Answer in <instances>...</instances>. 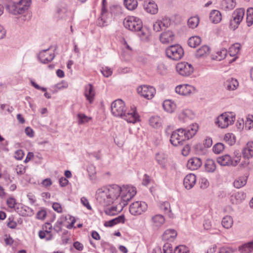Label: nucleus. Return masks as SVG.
I'll return each mask as SVG.
<instances>
[{"label":"nucleus","instance_id":"f03ea898","mask_svg":"<svg viewBox=\"0 0 253 253\" xmlns=\"http://www.w3.org/2000/svg\"><path fill=\"white\" fill-rule=\"evenodd\" d=\"M112 114L116 117L123 118L128 123H135L139 121V115L136 112V109L131 113H126L124 102L121 99L114 101L111 106Z\"/></svg>","mask_w":253,"mask_h":253},{"label":"nucleus","instance_id":"79ce46f5","mask_svg":"<svg viewBox=\"0 0 253 253\" xmlns=\"http://www.w3.org/2000/svg\"><path fill=\"white\" fill-rule=\"evenodd\" d=\"M188 25L192 29L196 28L199 23V19L197 16L191 17L188 20Z\"/></svg>","mask_w":253,"mask_h":253},{"label":"nucleus","instance_id":"4c0bfd02","mask_svg":"<svg viewBox=\"0 0 253 253\" xmlns=\"http://www.w3.org/2000/svg\"><path fill=\"white\" fill-rule=\"evenodd\" d=\"M201 42V40L199 36H193L190 38L188 41V44L189 46L195 48L199 45Z\"/></svg>","mask_w":253,"mask_h":253},{"label":"nucleus","instance_id":"69168bd1","mask_svg":"<svg viewBox=\"0 0 253 253\" xmlns=\"http://www.w3.org/2000/svg\"><path fill=\"white\" fill-rule=\"evenodd\" d=\"M74 247L78 251H81L83 250V245L78 241H76L73 243Z\"/></svg>","mask_w":253,"mask_h":253},{"label":"nucleus","instance_id":"3c124183","mask_svg":"<svg viewBox=\"0 0 253 253\" xmlns=\"http://www.w3.org/2000/svg\"><path fill=\"white\" fill-rule=\"evenodd\" d=\"M117 207L112 206L105 211L106 214L109 215H115L118 213Z\"/></svg>","mask_w":253,"mask_h":253},{"label":"nucleus","instance_id":"423d86ee","mask_svg":"<svg viewBox=\"0 0 253 253\" xmlns=\"http://www.w3.org/2000/svg\"><path fill=\"white\" fill-rule=\"evenodd\" d=\"M147 205L144 202L136 201L132 203L129 208L130 213L133 215H138L145 211Z\"/></svg>","mask_w":253,"mask_h":253},{"label":"nucleus","instance_id":"7c9ffc66","mask_svg":"<svg viewBox=\"0 0 253 253\" xmlns=\"http://www.w3.org/2000/svg\"><path fill=\"white\" fill-rule=\"evenodd\" d=\"M177 236L176 231L172 229L167 230L163 235L164 240H173Z\"/></svg>","mask_w":253,"mask_h":253},{"label":"nucleus","instance_id":"aec40b11","mask_svg":"<svg viewBox=\"0 0 253 253\" xmlns=\"http://www.w3.org/2000/svg\"><path fill=\"white\" fill-rule=\"evenodd\" d=\"M144 8L151 14H155L158 12V8L156 3L153 1L147 2L145 1L144 3Z\"/></svg>","mask_w":253,"mask_h":253},{"label":"nucleus","instance_id":"9d476101","mask_svg":"<svg viewBox=\"0 0 253 253\" xmlns=\"http://www.w3.org/2000/svg\"><path fill=\"white\" fill-rule=\"evenodd\" d=\"M122 188L121 199L126 203L130 201L136 194V189L134 187L124 185Z\"/></svg>","mask_w":253,"mask_h":253},{"label":"nucleus","instance_id":"f257e3e1","mask_svg":"<svg viewBox=\"0 0 253 253\" xmlns=\"http://www.w3.org/2000/svg\"><path fill=\"white\" fill-rule=\"evenodd\" d=\"M198 129V125L197 124H192L185 128H178L172 132L169 141L173 146L182 145L184 141L194 136Z\"/></svg>","mask_w":253,"mask_h":253},{"label":"nucleus","instance_id":"0e129e2a","mask_svg":"<svg viewBox=\"0 0 253 253\" xmlns=\"http://www.w3.org/2000/svg\"><path fill=\"white\" fill-rule=\"evenodd\" d=\"M16 171L17 174L22 175L25 172V168L23 165L18 166L16 168Z\"/></svg>","mask_w":253,"mask_h":253},{"label":"nucleus","instance_id":"2f4dec72","mask_svg":"<svg viewBox=\"0 0 253 253\" xmlns=\"http://www.w3.org/2000/svg\"><path fill=\"white\" fill-rule=\"evenodd\" d=\"M155 159L157 163L163 168H165L166 164L167 157L163 153H157L155 155Z\"/></svg>","mask_w":253,"mask_h":253},{"label":"nucleus","instance_id":"c85d7f7f","mask_svg":"<svg viewBox=\"0 0 253 253\" xmlns=\"http://www.w3.org/2000/svg\"><path fill=\"white\" fill-rule=\"evenodd\" d=\"M210 21L215 24L218 23L221 20L222 16L221 13L217 10H212L210 14Z\"/></svg>","mask_w":253,"mask_h":253},{"label":"nucleus","instance_id":"7ed1b4c3","mask_svg":"<svg viewBox=\"0 0 253 253\" xmlns=\"http://www.w3.org/2000/svg\"><path fill=\"white\" fill-rule=\"evenodd\" d=\"M125 27L133 32H140V36H145L143 30L142 22L140 19L135 16H127L123 22Z\"/></svg>","mask_w":253,"mask_h":253},{"label":"nucleus","instance_id":"de8ad7c7","mask_svg":"<svg viewBox=\"0 0 253 253\" xmlns=\"http://www.w3.org/2000/svg\"><path fill=\"white\" fill-rule=\"evenodd\" d=\"M241 158V154L239 151L236 150L234 152V156L232 160H233V166H236L240 162Z\"/></svg>","mask_w":253,"mask_h":253},{"label":"nucleus","instance_id":"4d7b16f0","mask_svg":"<svg viewBox=\"0 0 253 253\" xmlns=\"http://www.w3.org/2000/svg\"><path fill=\"white\" fill-rule=\"evenodd\" d=\"M63 223L62 221L57 220L54 226L53 229L57 233L61 231L62 228L61 225Z\"/></svg>","mask_w":253,"mask_h":253},{"label":"nucleus","instance_id":"20e7f679","mask_svg":"<svg viewBox=\"0 0 253 253\" xmlns=\"http://www.w3.org/2000/svg\"><path fill=\"white\" fill-rule=\"evenodd\" d=\"M166 54L168 57L173 60H180L184 55V50L178 44L172 45L167 48Z\"/></svg>","mask_w":253,"mask_h":253},{"label":"nucleus","instance_id":"58836bf2","mask_svg":"<svg viewBox=\"0 0 253 253\" xmlns=\"http://www.w3.org/2000/svg\"><path fill=\"white\" fill-rule=\"evenodd\" d=\"M149 124L153 127H159L161 126V119L157 116H152L149 119Z\"/></svg>","mask_w":253,"mask_h":253},{"label":"nucleus","instance_id":"f704fd0d","mask_svg":"<svg viewBox=\"0 0 253 253\" xmlns=\"http://www.w3.org/2000/svg\"><path fill=\"white\" fill-rule=\"evenodd\" d=\"M225 85L228 90H233L237 88V86L238 85V83L236 80L231 78L226 81Z\"/></svg>","mask_w":253,"mask_h":253},{"label":"nucleus","instance_id":"8fccbe9b","mask_svg":"<svg viewBox=\"0 0 253 253\" xmlns=\"http://www.w3.org/2000/svg\"><path fill=\"white\" fill-rule=\"evenodd\" d=\"M101 72L105 77L111 76L113 73L112 69L108 67H102L101 69Z\"/></svg>","mask_w":253,"mask_h":253},{"label":"nucleus","instance_id":"b1692460","mask_svg":"<svg viewBox=\"0 0 253 253\" xmlns=\"http://www.w3.org/2000/svg\"><path fill=\"white\" fill-rule=\"evenodd\" d=\"M125 222V217L124 214L120 215L118 217L111 219L108 221H106L104 224L105 227H112L116 224L120 223H124Z\"/></svg>","mask_w":253,"mask_h":253},{"label":"nucleus","instance_id":"72a5a7b5","mask_svg":"<svg viewBox=\"0 0 253 253\" xmlns=\"http://www.w3.org/2000/svg\"><path fill=\"white\" fill-rule=\"evenodd\" d=\"M205 169L209 172H212L216 169L215 162L212 159H208L205 164Z\"/></svg>","mask_w":253,"mask_h":253},{"label":"nucleus","instance_id":"f8f14e48","mask_svg":"<svg viewBox=\"0 0 253 253\" xmlns=\"http://www.w3.org/2000/svg\"><path fill=\"white\" fill-rule=\"evenodd\" d=\"M49 48L42 50L38 55V59L41 63L46 64L52 61L55 57L54 53L49 52Z\"/></svg>","mask_w":253,"mask_h":253},{"label":"nucleus","instance_id":"1a4fd4ad","mask_svg":"<svg viewBox=\"0 0 253 253\" xmlns=\"http://www.w3.org/2000/svg\"><path fill=\"white\" fill-rule=\"evenodd\" d=\"M137 92L141 96L147 99H152L156 93L155 88L152 86L140 85L137 88Z\"/></svg>","mask_w":253,"mask_h":253},{"label":"nucleus","instance_id":"ddd939ff","mask_svg":"<svg viewBox=\"0 0 253 253\" xmlns=\"http://www.w3.org/2000/svg\"><path fill=\"white\" fill-rule=\"evenodd\" d=\"M5 7L6 10L13 15L21 14L24 13V9L21 7V6L20 4H18V2L16 3L10 1L6 4Z\"/></svg>","mask_w":253,"mask_h":253},{"label":"nucleus","instance_id":"39448f33","mask_svg":"<svg viewBox=\"0 0 253 253\" xmlns=\"http://www.w3.org/2000/svg\"><path fill=\"white\" fill-rule=\"evenodd\" d=\"M245 9L243 8L236 9L232 13V18L230 19L229 27L231 29L235 30L242 21L245 14Z\"/></svg>","mask_w":253,"mask_h":253},{"label":"nucleus","instance_id":"c03bdc74","mask_svg":"<svg viewBox=\"0 0 253 253\" xmlns=\"http://www.w3.org/2000/svg\"><path fill=\"white\" fill-rule=\"evenodd\" d=\"M78 118L79 124H83L85 123H87L91 120V117H87L84 114L79 113L77 115Z\"/></svg>","mask_w":253,"mask_h":253},{"label":"nucleus","instance_id":"603ef678","mask_svg":"<svg viewBox=\"0 0 253 253\" xmlns=\"http://www.w3.org/2000/svg\"><path fill=\"white\" fill-rule=\"evenodd\" d=\"M235 250L231 247H223L220 248L219 253H233Z\"/></svg>","mask_w":253,"mask_h":253},{"label":"nucleus","instance_id":"338daca9","mask_svg":"<svg viewBox=\"0 0 253 253\" xmlns=\"http://www.w3.org/2000/svg\"><path fill=\"white\" fill-rule=\"evenodd\" d=\"M9 221L8 222L7 225L11 229H15L17 226V223L13 221V219L11 220L10 218H8Z\"/></svg>","mask_w":253,"mask_h":253},{"label":"nucleus","instance_id":"393cba45","mask_svg":"<svg viewBox=\"0 0 253 253\" xmlns=\"http://www.w3.org/2000/svg\"><path fill=\"white\" fill-rule=\"evenodd\" d=\"M192 117L193 114L190 110H184L179 114L178 119L180 122L185 123L191 119Z\"/></svg>","mask_w":253,"mask_h":253},{"label":"nucleus","instance_id":"37998d69","mask_svg":"<svg viewBox=\"0 0 253 253\" xmlns=\"http://www.w3.org/2000/svg\"><path fill=\"white\" fill-rule=\"evenodd\" d=\"M225 148L224 145L222 143H217L212 147L213 152L216 154L221 153Z\"/></svg>","mask_w":253,"mask_h":253},{"label":"nucleus","instance_id":"0eeeda50","mask_svg":"<svg viewBox=\"0 0 253 253\" xmlns=\"http://www.w3.org/2000/svg\"><path fill=\"white\" fill-rule=\"evenodd\" d=\"M176 71L182 76H189L194 71L192 65L186 62H181L177 64Z\"/></svg>","mask_w":253,"mask_h":253},{"label":"nucleus","instance_id":"f3484780","mask_svg":"<svg viewBox=\"0 0 253 253\" xmlns=\"http://www.w3.org/2000/svg\"><path fill=\"white\" fill-rule=\"evenodd\" d=\"M202 165V160L198 157L190 159L187 162V167L191 170H196L199 169Z\"/></svg>","mask_w":253,"mask_h":253},{"label":"nucleus","instance_id":"a878e982","mask_svg":"<svg viewBox=\"0 0 253 253\" xmlns=\"http://www.w3.org/2000/svg\"><path fill=\"white\" fill-rule=\"evenodd\" d=\"M246 198V194L243 192H240L232 194L230 197V201L232 204L240 203Z\"/></svg>","mask_w":253,"mask_h":253},{"label":"nucleus","instance_id":"cd10ccee","mask_svg":"<svg viewBox=\"0 0 253 253\" xmlns=\"http://www.w3.org/2000/svg\"><path fill=\"white\" fill-rule=\"evenodd\" d=\"M163 107L166 111L169 113H172L174 111L176 108V104L171 100H166L163 103Z\"/></svg>","mask_w":253,"mask_h":253},{"label":"nucleus","instance_id":"5701e85b","mask_svg":"<svg viewBox=\"0 0 253 253\" xmlns=\"http://www.w3.org/2000/svg\"><path fill=\"white\" fill-rule=\"evenodd\" d=\"M151 221L154 227L159 228L165 223V218L163 215L158 214L152 217Z\"/></svg>","mask_w":253,"mask_h":253},{"label":"nucleus","instance_id":"412c9836","mask_svg":"<svg viewBox=\"0 0 253 253\" xmlns=\"http://www.w3.org/2000/svg\"><path fill=\"white\" fill-rule=\"evenodd\" d=\"M243 156L249 159L253 157V142H248L242 150Z\"/></svg>","mask_w":253,"mask_h":253},{"label":"nucleus","instance_id":"ea45409f","mask_svg":"<svg viewBox=\"0 0 253 253\" xmlns=\"http://www.w3.org/2000/svg\"><path fill=\"white\" fill-rule=\"evenodd\" d=\"M247 178L246 177H240L236 179L234 183V186L236 188H240L246 185Z\"/></svg>","mask_w":253,"mask_h":253},{"label":"nucleus","instance_id":"c9c22d12","mask_svg":"<svg viewBox=\"0 0 253 253\" xmlns=\"http://www.w3.org/2000/svg\"><path fill=\"white\" fill-rule=\"evenodd\" d=\"M124 4L125 7L129 10H133L138 5L137 0H124Z\"/></svg>","mask_w":253,"mask_h":253},{"label":"nucleus","instance_id":"a19ab883","mask_svg":"<svg viewBox=\"0 0 253 253\" xmlns=\"http://www.w3.org/2000/svg\"><path fill=\"white\" fill-rule=\"evenodd\" d=\"M233 222V219L230 216H226L222 219V225L225 228L229 229L232 227Z\"/></svg>","mask_w":253,"mask_h":253},{"label":"nucleus","instance_id":"774afa93","mask_svg":"<svg viewBox=\"0 0 253 253\" xmlns=\"http://www.w3.org/2000/svg\"><path fill=\"white\" fill-rule=\"evenodd\" d=\"M59 182L61 187H65L68 184L69 181L66 178L62 177L59 179Z\"/></svg>","mask_w":253,"mask_h":253},{"label":"nucleus","instance_id":"e2e57ef3","mask_svg":"<svg viewBox=\"0 0 253 253\" xmlns=\"http://www.w3.org/2000/svg\"><path fill=\"white\" fill-rule=\"evenodd\" d=\"M212 144V139L210 137H207L205 139L204 145L205 147L210 148Z\"/></svg>","mask_w":253,"mask_h":253},{"label":"nucleus","instance_id":"bf43d9fd","mask_svg":"<svg viewBox=\"0 0 253 253\" xmlns=\"http://www.w3.org/2000/svg\"><path fill=\"white\" fill-rule=\"evenodd\" d=\"M46 215V211L44 210H42L37 213V218L39 219H43Z\"/></svg>","mask_w":253,"mask_h":253},{"label":"nucleus","instance_id":"680f3d73","mask_svg":"<svg viewBox=\"0 0 253 253\" xmlns=\"http://www.w3.org/2000/svg\"><path fill=\"white\" fill-rule=\"evenodd\" d=\"M53 209L58 213H61L62 211V208L61 205L58 203H54L52 205Z\"/></svg>","mask_w":253,"mask_h":253},{"label":"nucleus","instance_id":"5fc2aeb1","mask_svg":"<svg viewBox=\"0 0 253 253\" xmlns=\"http://www.w3.org/2000/svg\"><path fill=\"white\" fill-rule=\"evenodd\" d=\"M245 127H248V129H250L253 127V116H251V118L249 117L247 118V120L245 122Z\"/></svg>","mask_w":253,"mask_h":253},{"label":"nucleus","instance_id":"dca6fc26","mask_svg":"<svg viewBox=\"0 0 253 253\" xmlns=\"http://www.w3.org/2000/svg\"><path fill=\"white\" fill-rule=\"evenodd\" d=\"M196 182V175L193 173L187 174L183 180V184L187 189H191L195 184Z\"/></svg>","mask_w":253,"mask_h":253},{"label":"nucleus","instance_id":"9b49d317","mask_svg":"<svg viewBox=\"0 0 253 253\" xmlns=\"http://www.w3.org/2000/svg\"><path fill=\"white\" fill-rule=\"evenodd\" d=\"M235 117H231V119H229V116L226 113H223L219 116L217 119L215 124L218 125V126L224 128L227 127L228 126L231 125L234 122Z\"/></svg>","mask_w":253,"mask_h":253},{"label":"nucleus","instance_id":"a211bd4d","mask_svg":"<svg viewBox=\"0 0 253 253\" xmlns=\"http://www.w3.org/2000/svg\"><path fill=\"white\" fill-rule=\"evenodd\" d=\"M217 162L222 166H233V160L228 154L224 155L217 158Z\"/></svg>","mask_w":253,"mask_h":253},{"label":"nucleus","instance_id":"2eb2a0df","mask_svg":"<svg viewBox=\"0 0 253 253\" xmlns=\"http://www.w3.org/2000/svg\"><path fill=\"white\" fill-rule=\"evenodd\" d=\"M194 90V87L189 84L179 85L175 88V92L182 95H189Z\"/></svg>","mask_w":253,"mask_h":253},{"label":"nucleus","instance_id":"e433bc0d","mask_svg":"<svg viewBox=\"0 0 253 253\" xmlns=\"http://www.w3.org/2000/svg\"><path fill=\"white\" fill-rule=\"evenodd\" d=\"M39 236L40 239H45L47 241L51 240L53 238L51 231L47 230H40L39 232Z\"/></svg>","mask_w":253,"mask_h":253},{"label":"nucleus","instance_id":"4be33fe9","mask_svg":"<svg viewBox=\"0 0 253 253\" xmlns=\"http://www.w3.org/2000/svg\"><path fill=\"white\" fill-rule=\"evenodd\" d=\"M160 40L163 43H169L174 40V34L170 31L165 32L161 34Z\"/></svg>","mask_w":253,"mask_h":253},{"label":"nucleus","instance_id":"49530a36","mask_svg":"<svg viewBox=\"0 0 253 253\" xmlns=\"http://www.w3.org/2000/svg\"><path fill=\"white\" fill-rule=\"evenodd\" d=\"M31 0H20L18 1V4H20L21 7L23 8L24 10V12L28 10L29 7L30 6Z\"/></svg>","mask_w":253,"mask_h":253},{"label":"nucleus","instance_id":"473e14b6","mask_svg":"<svg viewBox=\"0 0 253 253\" xmlns=\"http://www.w3.org/2000/svg\"><path fill=\"white\" fill-rule=\"evenodd\" d=\"M239 250L242 253H250L253 251V241L239 247Z\"/></svg>","mask_w":253,"mask_h":253},{"label":"nucleus","instance_id":"052dcab7","mask_svg":"<svg viewBox=\"0 0 253 253\" xmlns=\"http://www.w3.org/2000/svg\"><path fill=\"white\" fill-rule=\"evenodd\" d=\"M81 201L82 204L88 210H91V207L90 206L88 200L85 197H82L81 199Z\"/></svg>","mask_w":253,"mask_h":253},{"label":"nucleus","instance_id":"864d4df0","mask_svg":"<svg viewBox=\"0 0 253 253\" xmlns=\"http://www.w3.org/2000/svg\"><path fill=\"white\" fill-rule=\"evenodd\" d=\"M6 204L9 208H14L16 204V200L13 197H10L7 200Z\"/></svg>","mask_w":253,"mask_h":253},{"label":"nucleus","instance_id":"4468645a","mask_svg":"<svg viewBox=\"0 0 253 253\" xmlns=\"http://www.w3.org/2000/svg\"><path fill=\"white\" fill-rule=\"evenodd\" d=\"M106 191L109 193L114 201L122 195V188L116 184H112L109 188H105Z\"/></svg>","mask_w":253,"mask_h":253},{"label":"nucleus","instance_id":"bb28decb","mask_svg":"<svg viewBox=\"0 0 253 253\" xmlns=\"http://www.w3.org/2000/svg\"><path fill=\"white\" fill-rule=\"evenodd\" d=\"M15 210L22 216H31L33 213L32 209L27 206L17 207Z\"/></svg>","mask_w":253,"mask_h":253},{"label":"nucleus","instance_id":"6ab92c4d","mask_svg":"<svg viewBox=\"0 0 253 253\" xmlns=\"http://www.w3.org/2000/svg\"><path fill=\"white\" fill-rule=\"evenodd\" d=\"M95 94L93 86L91 84H89L85 86L84 96L90 103L93 101Z\"/></svg>","mask_w":253,"mask_h":253},{"label":"nucleus","instance_id":"09e8293b","mask_svg":"<svg viewBox=\"0 0 253 253\" xmlns=\"http://www.w3.org/2000/svg\"><path fill=\"white\" fill-rule=\"evenodd\" d=\"M189 251L184 245H180L176 247L174 251V253H189Z\"/></svg>","mask_w":253,"mask_h":253},{"label":"nucleus","instance_id":"6e6d98bb","mask_svg":"<svg viewBox=\"0 0 253 253\" xmlns=\"http://www.w3.org/2000/svg\"><path fill=\"white\" fill-rule=\"evenodd\" d=\"M160 208L161 210H164L165 211H171L170 209V204L168 202H165L161 204L160 206Z\"/></svg>","mask_w":253,"mask_h":253},{"label":"nucleus","instance_id":"a18cd8bd","mask_svg":"<svg viewBox=\"0 0 253 253\" xmlns=\"http://www.w3.org/2000/svg\"><path fill=\"white\" fill-rule=\"evenodd\" d=\"M224 140L227 142L230 146H232L235 143V136L232 133H228L224 137Z\"/></svg>","mask_w":253,"mask_h":253},{"label":"nucleus","instance_id":"c756f323","mask_svg":"<svg viewBox=\"0 0 253 253\" xmlns=\"http://www.w3.org/2000/svg\"><path fill=\"white\" fill-rule=\"evenodd\" d=\"M210 48L208 45H203L199 48L196 53L195 56L197 58H201L209 54Z\"/></svg>","mask_w":253,"mask_h":253},{"label":"nucleus","instance_id":"6e6552de","mask_svg":"<svg viewBox=\"0 0 253 253\" xmlns=\"http://www.w3.org/2000/svg\"><path fill=\"white\" fill-rule=\"evenodd\" d=\"M96 196L97 200L104 206L110 205L114 202L110 195L106 191L105 188L103 190H99Z\"/></svg>","mask_w":253,"mask_h":253},{"label":"nucleus","instance_id":"13d9d810","mask_svg":"<svg viewBox=\"0 0 253 253\" xmlns=\"http://www.w3.org/2000/svg\"><path fill=\"white\" fill-rule=\"evenodd\" d=\"M24 155V153L23 151L21 150V149H20V150H17L15 152L14 157L17 160H21L22 159Z\"/></svg>","mask_w":253,"mask_h":253}]
</instances>
